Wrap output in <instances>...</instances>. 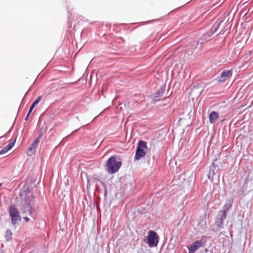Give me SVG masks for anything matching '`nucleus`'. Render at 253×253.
Masks as SVG:
<instances>
[{
	"label": "nucleus",
	"mask_w": 253,
	"mask_h": 253,
	"mask_svg": "<svg viewBox=\"0 0 253 253\" xmlns=\"http://www.w3.org/2000/svg\"><path fill=\"white\" fill-rule=\"evenodd\" d=\"M21 204L23 212L35 219L37 213L38 206L34 202V197L33 195L30 193L26 194Z\"/></svg>",
	"instance_id": "nucleus-1"
},
{
	"label": "nucleus",
	"mask_w": 253,
	"mask_h": 253,
	"mask_svg": "<svg viewBox=\"0 0 253 253\" xmlns=\"http://www.w3.org/2000/svg\"><path fill=\"white\" fill-rule=\"evenodd\" d=\"M105 166L108 172L113 174L117 172L121 167L122 162L117 161L115 157L111 156L107 161Z\"/></svg>",
	"instance_id": "nucleus-2"
},
{
	"label": "nucleus",
	"mask_w": 253,
	"mask_h": 253,
	"mask_svg": "<svg viewBox=\"0 0 253 253\" xmlns=\"http://www.w3.org/2000/svg\"><path fill=\"white\" fill-rule=\"evenodd\" d=\"M147 148V146L146 142L142 140L139 141L136 148L134 159L135 160H139L141 158L143 157L146 154L144 150Z\"/></svg>",
	"instance_id": "nucleus-3"
},
{
	"label": "nucleus",
	"mask_w": 253,
	"mask_h": 253,
	"mask_svg": "<svg viewBox=\"0 0 253 253\" xmlns=\"http://www.w3.org/2000/svg\"><path fill=\"white\" fill-rule=\"evenodd\" d=\"M147 244L150 247H156L159 242L157 233L154 231H149L147 237Z\"/></svg>",
	"instance_id": "nucleus-4"
},
{
	"label": "nucleus",
	"mask_w": 253,
	"mask_h": 253,
	"mask_svg": "<svg viewBox=\"0 0 253 253\" xmlns=\"http://www.w3.org/2000/svg\"><path fill=\"white\" fill-rule=\"evenodd\" d=\"M9 214L13 224H16L21 221V217L17 209L13 206L9 207Z\"/></svg>",
	"instance_id": "nucleus-5"
},
{
	"label": "nucleus",
	"mask_w": 253,
	"mask_h": 253,
	"mask_svg": "<svg viewBox=\"0 0 253 253\" xmlns=\"http://www.w3.org/2000/svg\"><path fill=\"white\" fill-rule=\"evenodd\" d=\"M226 217V214L225 212H218V215L215 219V224L217 226V231H219L223 228V221Z\"/></svg>",
	"instance_id": "nucleus-6"
},
{
	"label": "nucleus",
	"mask_w": 253,
	"mask_h": 253,
	"mask_svg": "<svg viewBox=\"0 0 253 253\" xmlns=\"http://www.w3.org/2000/svg\"><path fill=\"white\" fill-rule=\"evenodd\" d=\"M232 72L231 70L223 71L219 77H217V80L220 83H223L232 76Z\"/></svg>",
	"instance_id": "nucleus-7"
},
{
	"label": "nucleus",
	"mask_w": 253,
	"mask_h": 253,
	"mask_svg": "<svg viewBox=\"0 0 253 253\" xmlns=\"http://www.w3.org/2000/svg\"><path fill=\"white\" fill-rule=\"evenodd\" d=\"M42 137L41 134H40L39 137L33 142L30 146V148L27 150V153L29 156H32L35 152L37 147H38V143L40 141V138Z\"/></svg>",
	"instance_id": "nucleus-8"
},
{
	"label": "nucleus",
	"mask_w": 253,
	"mask_h": 253,
	"mask_svg": "<svg viewBox=\"0 0 253 253\" xmlns=\"http://www.w3.org/2000/svg\"><path fill=\"white\" fill-rule=\"evenodd\" d=\"M203 245L202 240L197 241L188 248L189 253H194Z\"/></svg>",
	"instance_id": "nucleus-9"
},
{
	"label": "nucleus",
	"mask_w": 253,
	"mask_h": 253,
	"mask_svg": "<svg viewBox=\"0 0 253 253\" xmlns=\"http://www.w3.org/2000/svg\"><path fill=\"white\" fill-rule=\"evenodd\" d=\"M165 91V86L161 87L153 95V98L155 101H159L160 97H162Z\"/></svg>",
	"instance_id": "nucleus-10"
},
{
	"label": "nucleus",
	"mask_w": 253,
	"mask_h": 253,
	"mask_svg": "<svg viewBox=\"0 0 253 253\" xmlns=\"http://www.w3.org/2000/svg\"><path fill=\"white\" fill-rule=\"evenodd\" d=\"M15 139L12 142H10L7 145L3 147L1 150H0V155H3L10 150L14 145L15 142Z\"/></svg>",
	"instance_id": "nucleus-11"
},
{
	"label": "nucleus",
	"mask_w": 253,
	"mask_h": 253,
	"mask_svg": "<svg viewBox=\"0 0 253 253\" xmlns=\"http://www.w3.org/2000/svg\"><path fill=\"white\" fill-rule=\"evenodd\" d=\"M218 117V114L214 111L211 112L209 116V121L211 124H214L215 121Z\"/></svg>",
	"instance_id": "nucleus-12"
},
{
	"label": "nucleus",
	"mask_w": 253,
	"mask_h": 253,
	"mask_svg": "<svg viewBox=\"0 0 253 253\" xmlns=\"http://www.w3.org/2000/svg\"><path fill=\"white\" fill-rule=\"evenodd\" d=\"M42 99V96H39L37 99L33 103V104H32V105L31 106L30 108V109L29 110V113H31V112H32L33 109L34 108V107H35V106H36Z\"/></svg>",
	"instance_id": "nucleus-13"
},
{
	"label": "nucleus",
	"mask_w": 253,
	"mask_h": 253,
	"mask_svg": "<svg viewBox=\"0 0 253 253\" xmlns=\"http://www.w3.org/2000/svg\"><path fill=\"white\" fill-rule=\"evenodd\" d=\"M232 205V202L230 203L226 204L224 205L223 207L222 210L219 211L218 212H225V214H226V212L229 211V210L231 208Z\"/></svg>",
	"instance_id": "nucleus-14"
},
{
	"label": "nucleus",
	"mask_w": 253,
	"mask_h": 253,
	"mask_svg": "<svg viewBox=\"0 0 253 253\" xmlns=\"http://www.w3.org/2000/svg\"><path fill=\"white\" fill-rule=\"evenodd\" d=\"M222 21H217L215 22L214 25L212 26L211 30L213 33H215L217 29L219 28L220 23Z\"/></svg>",
	"instance_id": "nucleus-15"
},
{
	"label": "nucleus",
	"mask_w": 253,
	"mask_h": 253,
	"mask_svg": "<svg viewBox=\"0 0 253 253\" xmlns=\"http://www.w3.org/2000/svg\"><path fill=\"white\" fill-rule=\"evenodd\" d=\"M12 234V233L10 230H6L5 233L4 237L7 241H9L11 239Z\"/></svg>",
	"instance_id": "nucleus-16"
},
{
	"label": "nucleus",
	"mask_w": 253,
	"mask_h": 253,
	"mask_svg": "<svg viewBox=\"0 0 253 253\" xmlns=\"http://www.w3.org/2000/svg\"><path fill=\"white\" fill-rule=\"evenodd\" d=\"M215 169V165L213 163H212L210 167L209 174H214V171Z\"/></svg>",
	"instance_id": "nucleus-17"
},
{
	"label": "nucleus",
	"mask_w": 253,
	"mask_h": 253,
	"mask_svg": "<svg viewBox=\"0 0 253 253\" xmlns=\"http://www.w3.org/2000/svg\"><path fill=\"white\" fill-rule=\"evenodd\" d=\"M31 113H29V112L28 113L27 115H26L25 118V121H27L28 118H29V115Z\"/></svg>",
	"instance_id": "nucleus-18"
},
{
	"label": "nucleus",
	"mask_w": 253,
	"mask_h": 253,
	"mask_svg": "<svg viewBox=\"0 0 253 253\" xmlns=\"http://www.w3.org/2000/svg\"><path fill=\"white\" fill-rule=\"evenodd\" d=\"M23 219L27 222L29 221V218L27 217H24Z\"/></svg>",
	"instance_id": "nucleus-19"
},
{
	"label": "nucleus",
	"mask_w": 253,
	"mask_h": 253,
	"mask_svg": "<svg viewBox=\"0 0 253 253\" xmlns=\"http://www.w3.org/2000/svg\"><path fill=\"white\" fill-rule=\"evenodd\" d=\"M98 185H96V189H98Z\"/></svg>",
	"instance_id": "nucleus-20"
},
{
	"label": "nucleus",
	"mask_w": 253,
	"mask_h": 253,
	"mask_svg": "<svg viewBox=\"0 0 253 253\" xmlns=\"http://www.w3.org/2000/svg\"><path fill=\"white\" fill-rule=\"evenodd\" d=\"M2 183H0V186H1L2 185Z\"/></svg>",
	"instance_id": "nucleus-21"
},
{
	"label": "nucleus",
	"mask_w": 253,
	"mask_h": 253,
	"mask_svg": "<svg viewBox=\"0 0 253 253\" xmlns=\"http://www.w3.org/2000/svg\"><path fill=\"white\" fill-rule=\"evenodd\" d=\"M0 253H3L2 252H0Z\"/></svg>",
	"instance_id": "nucleus-22"
}]
</instances>
